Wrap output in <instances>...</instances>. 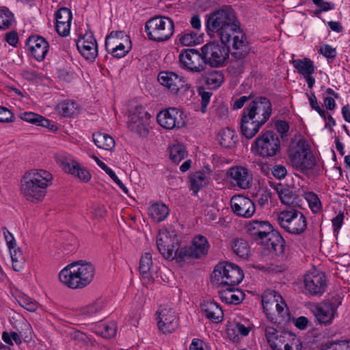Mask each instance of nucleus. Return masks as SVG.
Listing matches in <instances>:
<instances>
[{"mask_svg":"<svg viewBox=\"0 0 350 350\" xmlns=\"http://www.w3.org/2000/svg\"><path fill=\"white\" fill-rule=\"evenodd\" d=\"M206 18L208 35L219 38L226 45L232 40V55L237 59L232 66L238 68V72H242V68L239 67L243 65L242 59L248 55L250 49L234 11L230 8L221 9L206 15Z\"/></svg>","mask_w":350,"mask_h":350,"instance_id":"nucleus-1","label":"nucleus"},{"mask_svg":"<svg viewBox=\"0 0 350 350\" xmlns=\"http://www.w3.org/2000/svg\"><path fill=\"white\" fill-rule=\"evenodd\" d=\"M95 275L94 266L86 260H77L64 267L58 274L59 282L72 289H83L93 281Z\"/></svg>","mask_w":350,"mask_h":350,"instance_id":"nucleus-2","label":"nucleus"},{"mask_svg":"<svg viewBox=\"0 0 350 350\" xmlns=\"http://www.w3.org/2000/svg\"><path fill=\"white\" fill-rule=\"evenodd\" d=\"M52 180V174L46 170L33 169L27 171L21 178V193L27 200L39 202L44 198Z\"/></svg>","mask_w":350,"mask_h":350,"instance_id":"nucleus-3","label":"nucleus"},{"mask_svg":"<svg viewBox=\"0 0 350 350\" xmlns=\"http://www.w3.org/2000/svg\"><path fill=\"white\" fill-rule=\"evenodd\" d=\"M250 237L259 244L265 245L269 252L282 256L285 251V242L270 223L265 221L252 220L247 226Z\"/></svg>","mask_w":350,"mask_h":350,"instance_id":"nucleus-4","label":"nucleus"},{"mask_svg":"<svg viewBox=\"0 0 350 350\" xmlns=\"http://www.w3.org/2000/svg\"><path fill=\"white\" fill-rule=\"evenodd\" d=\"M241 269L230 262H221L216 265L212 275V283L220 287L235 286L243 279Z\"/></svg>","mask_w":350,"mask_h":350,"instance_id":"nucleus-5","label":"nucleus"},{"mask_svg":"<svg viewBox=\"0 0 350 350\" xmlns=\"http://www.w3.org/2000/svg\"><path fill=\"white\" fill-rule=\"evenodd\" d=\"M265 334L272 350H301L296 336L290 332L277 330L274 325H265Z\"/></svg>","mask_w":350,"mask_h":350,"instance_id":"nucleus-6","label":"nucleus"},{"mask_svg":"<svg viewBox=\"0 0 350 350\" xmlns=\"http://www.w3.org/2000/svg\"><path fill=\"white\" fill-rule=\"evenodd\" d=\"M262 305L264 311L271 322L280 323V319L288 315V310L283 298L277 292L267 290L262 296Z\"/></svg>","mask_w":350,"mask_h":350,"instance_id":"nucleus-7","label":"nucleus"},{"mask_svg":"<svg viewBox=\"0 0 350 350\" xmlns=\"http://www.w3.org/2000/svg\"><path fill=\"white\" fill-rule=\"evenodd\" d=\"M278 224L286 232L292 234H300L307 228L306 218L301 211L295 208H287L277 214Z\"/></svg>","mask_w":350,"mask_h":350,"instance_id":"nucleus-8","label":"nucleus"},{"mask_svg":"<svg viewBox=\"0 0 350 350\" xmlns=\"http://www.w3.org/2000/svg\"><path fill=\"white\" fill-rule=\"evenodd\" d=\"M145 30L150 40L164 42L173 36L174 24L169 17L155 16L146 22Z\"/></svg>","mask_w":350,"mask_h":350,"instance_id":"nucleus-9","label":"nucleus"},{"mask_svg":"<svg viewBox=\"0 0 350 350\" xmlns=\"http://www.w3.org/2000/svg\"><path fill=\"white\" fill-rule=\"evenodd\" d=\"M288 155L292 166L299 171L308 170L315 165L314 157L303 139H300L295 146L291 148Z\"/></svg>","mask_w":350,"mask_h":350,"instance_id":"nucleus-10","label":"nucleus"},{"mask_svg":"<svg viewBox=\"0 0 350 350\" xmlns=\"http://www.w3.org/2000/svg\"><path fill=\"white\" fill-rule=\"evenodd\" d=\"M341 304L340 297H332L313 304L311 307V312L320 325L328 326L332 325L334 319L338 317V309Z\"/></svg>","mask_w":350,"mask_h":350,"instance_id":"nucleus-11","label":"nucleus"},{"mask_svg":"<svg viewBox=\"0 0 350 350\" xmlns=\"http://www.w3.org/2000/svg\"><path fill=\"white\" fill-rule=\"evenodd\" d=\"M280 150V140L273 131L262 133L252 145V151L262 158H270L277 154Z\"/></svg>","mask_w":350,"mask_h":350,"instance_id":"nucleus-12","label":"nucleus"},{"mask_svg":"<svg viewBox=\"0 0 350 350\" xmlns=\"http://www.w3.org/2000/svg\"><path fill=\"white\" fill-rule=\"evenodd\" d=\"M200 50L205 65L214 68L224 66L229 57V48L222 42H209L202 46Z\"/></svg>","mask_w":350,"mask_h":350,"instance_id":"nucleus-13","label":"nucleus"},{"mask_svg":"<svg viewBox=\"0 0 350 350\" xmlns=\"http://www.w3.org/2000/svg\"><path fill=\"white\" fill-rule=\"evenodd\" d=\"M271 113L272 105L267 98L263 96L254 98L243 111V113L249 116V118L262 124L269 119Z\"/></svg>","mask_w":350,"mask_h":350,"instance_id":"nucleus-14","label":"nucleus"},{"mask_svg":"<svg viewBox=\"0 0 350 350\" xmlns=\"http://www.w3.org/2000/svg\"><path fill=\"white\" fill-rule=\"evenodd\" d=\"M303 283L306 295L320 297L326 291L327 279L323 272L312 269L304 274Z\"/></svg>","mask_w":350,"mask_h":350,"instance_id":"nucleus-15","label":"nucleus"},{"mask_svg":"<svg viewBox=\"0 0 350 350\" xmlns=\"http://www.w3.org/2000/svg\"><path fill=\"white\" fill-rule=\"evenodd\" d=\"M55 160L64 172L72 175L80 181L88 183L91 179L90 172L76 161L70 154L66 153L56 154Z\"/></svg>","mask_w":350,"mask_h":350,"instance_id":"nucleus-16","label":"nucleus"},{"mask_svg":"<svg viewBox=\"0 0 350 350\" xmlns=\"http://www.w3.org/2000/svg\"><path fill=\"white\" fill-rule=\"evenodd\" d=\"M158 124L165 129H178L186 126V116L183 111L176 107H170L161 111L157 116Z\"/></svg>","mask_w":350,"mask_h":350,"instance_id":"nucleus-17","label":"nucleus"},{"mask_svg":"<svg viewBox=\"0 0 350 350\" xmlns=\"http://www.w3.org/2000/svg\"><path fill=\"white\" fill-rule=\"evenodd\" d=\"M158 81L172 94L177 95L180 92L190 90L191 85L189 83L183 76L178 75L174 72L162 71L158 75Z\"/></svg>","mask_w":350,"mask_h":350,"instance_id":"nucleus-18","label":"nucleus"},{"mask_svg":"<svg viewBox=\"0 0 350 350\" xmlns=\"http://www.w3.org/2000/svg\"><path fill=\"white\" fill-rule=\"evenodd\" d=\"M157 245L159 252L166 259L178 257L179 243L174 232L161 231L157 239Z\"/></svg>","mask_w":350,"mask_h":350,"instance_id":"nucleus-19","label":"nucleus"},{"mask_svg":"<svg viewBox=\"0 0 350 350\" xmlns=\"http://www.w3.org/2000/svg\"><path fill=\"white\" fill-rule=\"evenodd\" d=\"M178 62L180 68L193 73H200L206 68L202 52L193 49L181 52L179 54Z\"/></svg>","mask_w":350,"mask_h":350,"instance_id":"nucleus-20","label":"nucleus"},{"mask_svg":"<svg viewBox=\"0 0 350 350\" xmlns=\"http://www.w3.org/2000/svg\"><path fill=\"white\" fill-rule=\"evenodd\" d=\"M150 116L142 106H137L129 112L128 126L130 130L140 135H145L148 132Z\"/></svg>","mask_w":350,"mask_h":350,"instance_id":"nucleus-21","label":"nucleus"},{"mask_svg":"<svg viewBox=\"0 0 350 350\" xmlns=\"http://www.w3.org/2000/svg\"><path fill=\"white\" fill-rule=\"evenodd\" d=\"M157 321L159 329L163 334H170L178 327V317L172 308L165 307L157 312Z\"/></svg>","mask_w":350,"mask_h":350,"instance_id":"nucleus-22","label":"nucleus"},{"mask_svg":"<svg viewBox=\"0 0 350 350\" xmlns=\"http://www.w3.org/2000/svg\"><path fill=\"white\" fill-rule=\"evenodd\" d=\"M209 247V243L205 237L202 235L195 236L189 246L182 247L179 250L178 258H183L186 256L193 258H201L207 254Z\"/></svg>","mask_w":350,"mask_h":350,"instance_id":"nucleus-23","label":"nucleus"},{"mask_svg":"<svg viewBox=\"0 0 350 350\" xmlns=\"http://www.w3.org/2000/svg\"><path fill=\"white\" fill-rule=\"evenodd\" d=\"M230 206L235 215L243 218H250L256 212L252 200L242 195L234 196L230 200Z\"/></svg>","mask_w":350,"mask_h":350,"instance_id":"nucleus-24","label":"nucleus"},{"mask_svg":"<svg viewBox=\"0 0 350 350\" xmlns=\"http://www.w3.org/2000/svg\"><path fill=\"white\" fill-rule=\"evenodd\" d=\"M227 174L232 185L242 189H247L251 187L252 176L246 167L242 166L232 167L228 170Z\"/></svg>","mask_w":350,"mask_h":350,"instance_id":"nucleus-25","label":"nucleus"},{"mask_svg":"<svg viewBox=\"0 0 350 350\" xmlns=\"http://www.w3.org/2000/svg\"><path fill=\"white\" fill-rule=\"evenodd\" d=\"M78 51L88 60L94 59L98 55L96 41L92 32H88L79 38L76 42Z\"/></svg>","mask_w":350,"mask_h":350,"instance_id":"nucleus-26","label":"nucleus"},{"mask_svg":"<svg viewBox=\"0 0 350 350\" xmlns=\"http://www.w3.org/2000/svg\"><path fill=\"white\" fill-rule=\"evenodd\" d=\"M139 272L144 284L151 283L157 276V267L153 264L150 253L146 252L141 257Z\"/></svg>","mask_w":350,"mask_h":350,"instance_id":"nucleus-27","label":"nucleus"},{"mask_svg":"<svg viewBox=\"0 0 350 350\" xmlns=\"http://www.w3.org/2000/svg\"><path fill=\"white\" fill-rule=\"evenodd\" d=\"M292 64L297 72L302 75L307 82L309 88H312L315 83V79L312 76L315 71L314 62L309 58L302 59H293Z\"/></svg>","mask_w":350,"mask_h":350,"instance_id":"nucleus-28","label":"nucleus"},{"mask_svg":"<svg viewBox=\"0 0 350 350\" xmlns=\"http://www.w3.org/2000/svg\"><path fill=\"white\" fill-rule=\"evenodd\" d=\"M27 44L32 56L37 61L40 62L45 58L49 51V44L43 37L31 36L28 38Z\"/></svg>","mask_w":350,"mask_h":350,"instance_id":"nucleus-29","label":"nucleus"},{"mask_svg":"<svg viewBox=\"0 0 350 350\" xmlns=\"http://www.w3.org/2000/svg\"><path fill=\"white\" fill-rule=\"evenodd\" d=\"M55 29L57 33L66 37L70 34L72 15L70 10L67 8H62L55 14Z\"/></svg>","mask_w":350,"mask_h":350,"instance_id":"nucleus-30","label":"nucleus"},{"mask_svg":"<svg viewBox=\"0 0 350 350\" xmlns=\"http://www.w3.org/2000/svg\"><path fill=\"white\" fill-rule=\"evenodd\" d=\"M221 288V289L219 291V296L223 302L228 304L237 305L244 299L245 295L240 289L234 286Z\"/></svg>","mask_w":350,"mask_h":350,"instance_id":"nucleus-31","label":"nucleus"},{"mask_svg":"<svg viewBox=\"0 0 350 350\" xmlns=\"http://www.w3.org/2000/svg\"><path fill=\"white\" fill-rule=\"evenodd\" d=\"M201 308L206 317L213 322L219 323L222 321L224 312L216 302L205 301L201 304Z\"/></svg>","mask_w":350,"mask_h":350,"instance_id":"nucleus-32","label":"nucleus"},{"mask_svg":"<svg viewBox=\"0 0 350 350\" xmlns=\"http://www.w3.org/2000/svg\"><path fill=\"white\" fill-rule=\"evenodd\" d=\"M263 124L254 119L249 118V116L244 113L242 114L241 130L242 134L247 139L254 137Z\"/></svg>","mask_w":350,"mask_h":350,"instance_id":"nucleus-33","label":"nucleus"},{"mask_svg":"<svg viewBox=\"0 0 350 350\" xmlns=\"http://www.w3.org/2000/svg\"><path fill=\"white\" fill-rule=\"evenodd\" d=\"M251 327L241 323L230 325L226 329L228 338L233 342H239L241 338L249 334Z\"/></svg>","mask_w":350,"mask_h":350,"instance_id":"nucleus-34","label":"nucleus"},{"mask_svg":"<svg viewBox=\"0 0 350 350\" xmlns=\"http://www.w3.org/2000/svg\"><path fill=\"white\" fill-rule=\"evenodd\" d=\"M93 140L98 148L105 150L112 151L116 146L114 139L111 135L104 133H94Z\"/></svg>","mask_w":350,"mask_h":350,"instance_id":"nucleus-35","label":"nucleus"},{"mask_svg":"<svg viewBox=\"0 0 350 350\" xmlns=\"http://www.w3.org/2000/svg\"><path fill=\"white\" fill-rule=\"evenodd\" d=\"M148 214L154 221L160 222L169 215V208L164 204L154 203L149 207Z\"/></svg>","mask_w":350,"mask_h":350,"instance_id":"nucleus-36","label":"nucleus"},{"mask_svg":"<svg viewBox=\"0 0 350 350\" xmlns=\"http://www.w3.org/2000/svg\"><path fill=\"white\" fill-rule=\"evenodd\" d=\"M94 332L105 338L113 337L117 331V325L114 321L100 323L94 327Z\"/></svg>","mask_w":350,"mask_h":350,"instance_id":"nucleus-37","label":"nucleus"},{"mask_svg":"<svg viewBox=\"0 0 350 350\" xmlns=\"http://www.w3.org/2000/svg\"><path fill=\"white\" fill-rule=\"evenodd\" d=\"M122 40L119 44L116 45L114 50L109 51L111 55L117 58H121L125 56L131 49V42L129 37L126 33H120Z\"/></svg>","mask_w":350,"mask_h":350,"instance_id":"nucleus-38","label":"nucleus"},{"mask_svg":"<svg viewBox=\"0 0 350 350\" xmlns=\"http://www.w3.org/2000/svg\"><path fill=\"white\" fill-rule=\"evenodd\" d=\"M19 117L24 121L36 124L43 127L48 128L51 125V121L33 112H22L19 114Z\"/></svg>","mask_w":350,"mask_h":350,"instance_id":"nucleus-39","label":"nucleus"},{"mask_svg":"<svg viewBox=\"0 0 350 350\" xmlns=\"http://www.w3.org/2000/svg\"><path fill=\"white\" fill-rule=\"evenodd\" d=\"M233 252L242 258H247L250 253V247L248 243L243 239H234L231 244Z\"/></svg>","mask_w":350,"mask_h":350,"instance_id":"nucleus-40","label":"nucleus"},{"mask_svg":"<svg viewBox=\"0 0 350 350\" xmlns=\"http://www.w3.org/2000/svg\"><path fill=\"white\" fill-rule=\"evenodd\" d=\"M10 254L12 262V268L16 271H21L25 265L26 259L22 250L17 247L10 249Z\"/></svg>","mask_w":350,"mask_h":350,"instance_id":"nucleus-41","label":"nucleus"},{"mask_svg":"<svg viewBox=\"0 0 350 350\" xmlns=\"http://www.w3.org/2000/svg\"><path fill=\"white\" fill-rule=\"evenodd\" d=\"M191 189L195 194L208 183L207 176L202 172H196L190 176Z\"/></svg>","mask_w":350,"mask_h":350,"instance_id":"nucleus-42","label":"nucleus"},{"mask_svg":"<svg viewBox=\"0 0 350 350\" xmlns=\"http://www.w3.org/2000/svg\"><path fill=\"white\" fill-rule=\"evenodd\" d=\"M178 40L182 45L193 46L200 42L201 38L196 31H185L178 36Z\"/></svg>","mask_w":350,"mask_h":350,"instance_id":"nucleus-43","label":"nucleus"},{"mask_svg":"<svg viewBox=\"0 0 350 350\" xmlns=\"http://www.w3.org/2000/svg\"><path fill=\"white\" fill-rule=\"evenodd\" d=\"M281 202L288 206V208H295L299 205L298 196L291 189L281 191L279 197Z\"/></svg>","mask_w":350,"mask_h":350,"instance_id":"nucleus-44","label":"nucleus"},{"mask_svg":"<svg viewBox=\"0 0 350 350\" xmlns=\"http://www.w3.org/2000/svg\"><path fill=\"white\" fill-rule=\"evenodd\" d=\"M217 139L221 146L230 148L235 143L234 132L230 129H223L219 133Z\"/></svg>","mask_w":350,"mask_h":350,"instance_id":"nucleus-45","label":"nucleus"},{"mask_svg":"<svg viewBox=\"0 0 350 350\" xmlns=\"http://www.w3.org/2000/svg\"><path fill=\"white\" fill-rule=\"evenodd\" d=\"M105 306V301L104 299H97L93 303L81 307L80 312L85 316H92L100 312Z\"/></svg>","mask_w":350,"mask_h":350,"instance_id":"nucleus-46","label":"nucleus"},{"mask_svg":"<svg viewBox=\"0 0 350 350\" xmlns=\"http://www.w3.org/2000/svg\"><path fill=\"white\" fill-rule=\"evenodd\" d=\"M223 81L224 76L220 71L213 70L206 75V83L211 88H219Z\"/></svg>","mask_w":350,"mask_h":350,"instance_id":"nucleus-47","label":"nucleus"},{"mask_svg":"<svg viewBox=\"0 0 350 350\" xmlns=\"http://www.w3.org/2000/svg\"><path fill=\"white\" fill-rule=\"evenodd\" d=\"M16 300L21 306L30 312H35L39 306L36 300L25 294L19 295Z\"/></svg>","mask_w":350,"mask_h":350,"instance_id":"nucleus-48","label":"nucleus"},{"mask_svg":"<svg viewBox=\"0 0 350 350\" xmlns=\"http://www.w3.org/2000/svg\"><path fill=\"white\" fill-rule=\"evenodd\" d=\"M14 21V14L8 8L4 7L0 9V29L5 30L8 29Z\"/></svg>","mask_w":350,"mask_h":350,"instance_id":"nucleus-49","label":"nucleus"},{"mask_svg":"<svg viewBox=\"0 0 350 350\" xmlns=\"http://www.w3.org/2000/svg\"><path fill=\"white\" fill-rule=\"evenodd\" d=\"M187 154L186 149L182 144H174L170 149V159L175 163L181 161Z\"/></svg>","mask_w":350,"mask_h":350,"instance_id":"nucleus-50","label":"nucleus"},{"mask_svg":"<svg viewBox=\"0 0 350 350\" xmlns=\"http://www.w3.org/2000/svg\"><path fill=\"white\" fill-rule=\"evenodd\" d=\"M58 109L64 116H71L77 113L78 105L73 100H65L59 104Z\"/></svg>","mask_w":350,"mask_h":350,"instance_id":"nucleus-51","label":"nucleus"},{"mask_svg":"<svg viewBox=\"0 0 350 350\" xmlns=\"http://www.w3.org/2000/svg\"><path fill=\"white\" fill-rule=\"evenodd\" d=\"M304 198L308 202V205L313 213L321 211L322 206L318 196L312 191L306 192Z\"/></svg>","mask_w":350,"mask_h":350,"instance_id":"nucleus-52","label":"nucleus"},{"mask_svg":"<svg viewBox=\"0 0 350 350\" xmlns=\"http://www.w3.org/2000/svg\"><path fill=\"white\" fill-rule=\"evenodd\" d=\"M120 33H125L124 31H111L109 35H108L106 37L105 39V46L107 48V50L109 52L111 50H114L116 47V45H118L120 44V42H122L120 40H122V36H120Z\"/></svg>","mask_w":350,"mask_h":350,"instance_id":"nucleus-53","label":"nucleus"},{"mask_svg":"<svg viewBox=\"0 0 350 350\" xmlns=\"http://www.w3.org/2000/svg\"><path fill=\"white\" fill-rule=\"evenodd\" d=\"M100 168L103 170L109 177L116 183V185L124 191L128 193V189L122 181L118 178L115 172L109 168L106 164H100Z\"/></svg>","mask_w":350,"mask_h":350,"instance_id":"nucleus-54","label":"nucleus"},{"mask_svg":"<svg viewBox=\"0 0 350 350\" xmlns=\"http://www.w3.org/2000/svg\"><path fill=\"white\" fill-rule=\"evenodd\" d=\"M319 51L326 58L334 59L337 55L336 49L329 44L321 46Z\"/></svg>","mask_w":350,"mask_h":350,"instance_id":"nucleus-55","label":"nucleus"},{"mask_svg":"<svg viewBox=\"0 0 350 350\" xmlns=\"http://www.w3.org/2000/svg\"><path fill=\"white\" fill-rule=\"evenodd\" d=\"M14 121L13 113L8 108L0 107V122H12Z\"/></svg>","mask_w":350,"mask_h":350,"instance_id":"nucleus-56","label":"nucleus"},{"mask_svg":"<svg viewBox=\"0 0 350 350\" xmlns=\"http://www.w3.org/2000/svg\"><path fill=\"white\" fill-rule=\"evenodd\" d=\"M275 126L277 131L280 133L282 138L287 135L289 130V125L287 122L284 120H277L275 122Z\"/></svg>","mask_w":350,"mask_h":350,"instance_id":"nucleus-57","label":"nucleus"},{"mask_svg":"<svg viewBox=\"0 0 350 350\" xmlns=\"http://www.w3.org/2000/svg\"><path fill=\"white\" fill-rule=\"evenodd\" d=\"M344 217V213H339L335 217L332 219L334 233L338 234L339 232V230L343 224Z\"/></svg>","mask_w":350,"mask_h":350,"instance_id":"nucleus-58","label":"nucleus"},{"mask_svg":"<svg viewBox=\"0 0 350 350\" xmlns=\"http://www.w3.org/2000/svg\"><path fill=\"white\" fill-rule=\"evenodd\" d=\"M2 230L5 240L6 241V244L9 250L13 249L14 247H16V241L14 239L13 234L11 232H10L9 230L5 227H3L2 228Z\"/></svg>","mask_w":350,"mask_h":350,"instance_id":"nucleus-59","label":"nucleus"},{"mask_svg":"<svg viewBox=\"0 0 350 350\" xmlns=\"http://www.w3.org/2000/svg\"><path fill=\"white\" fill-rule=\"evenodd\" d=\"M272 174L276 178L282 179L286 176L287 170L282 165H275L272 168Z\"/></svg>","mask_w":350,"mask_h":350,"instance_id":"nucleus-60","label":"nucleus"},{"mask_svg":"<svg viewBox=\"0 0 350 350\" xmlns=\"http://www.w3.org/2000/svg\"><path fill=\"white\" fill-rule=\"evenodd\" d=\"M312 2L319 8L317 12H327L334 9V5L323 0H312Z\"/></svg>","mask_w":350,"mask_h":350,"instance_id":"nucleus-61","label":"nucleus"},{"mask_svg":"<svg viewBox=\"0 0 350 350\" xmlns=\"http://www.w3.org/2000/svg\"><path fill=\"white\" fill-rule=\"evenodd\" d=\"M189 350H208L204 341L198 338H193L189 347Z\"/></svg>","mask_w":350,"mask_h":350,"instance_id":"nucleus-62","label":"nucleus"},{"mask_svg":"<svg viewBox=\"0 0 350 350\" xmlns=\"http://www.w3.org/2000/svg\"><path fill=\"white\" fill-rule=\"evenodd\" d=\"M250 96H241L240 98L234 100L233 101L232 108L235 110L242 108L243 107V105H245V103L250 100Z\"/></svg>","mask_w":350,"mask_h":350,"instance_id":"nucleus-63","label":"nucleus"},{"mask_svg":"<svg viewBox=\"0 0 350 350\" xmlns=\"http://www.w3.org/2000/svg\"><path fill=\"white\" fill-rule=\"evenodd\" d=\"M190 24L193 29L200 31L202 27L200 16L198 14L193 15L190 19Z\"/></svg>","mask_w":350,"mask_h":350,"instance_id":"nucleus-64","label":"nucleus"}]
</instances>
